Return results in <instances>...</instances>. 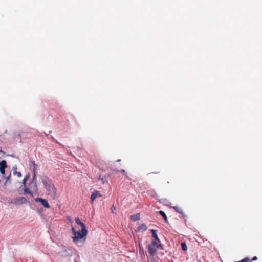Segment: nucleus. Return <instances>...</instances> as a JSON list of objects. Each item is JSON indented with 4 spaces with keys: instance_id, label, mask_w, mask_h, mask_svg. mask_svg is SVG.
Listing matches in <instances>:
<instances>
[{
    "instance_id": "obj_18",
    "label": "nucleus",
    "mask_w": 262,
    "mask_h": 262,
    "mask_svg": "<svg viewBox=\"0 0 262 262\" xmlns=\"http://www.w3.org/2000/svg\"><path fill=\"white\" fill-rule=\"evenodd\" d=\"M75 222L78 225V224H80L81 223V221L79 219V218H76L75 219Z\"/></svg>"
},
{
    "instance_id": "obj_15",
    "label": "nucleus",
    "mask_w": 262,
    "mask_h": 262,
    "mask_svg": "<svg viewBox=\"0 0 262 262\" xmlns=\"http://www.w3.org/2000/svg\"><path fill=\"white\" fill-rule=\"evenodd\" d=\"M24 192L26 194H30L31 196H33V194H32V193L31 192V191L29 190V189H28V188H24Z\"/></svg>"
},
{
    "instance_id": "obj_16",
    "label": "nucleus",
    "mask_w": 262,
    "mask_h": 262,
    "mask_svg": "<svg viewBox=\"0 0 262 262\" xmlns=\"http://www.w3.org/2000/svg\"><path fill=\"white\" fill-rule=\"evenodd\" d=\"M181 247L183 251H186L187 249V245L185 243H182Z\"/></svg>"
},
{
    "instance_id": "obj_7",
    "label": "nucleus",
    "mask_w": 262,
    "mask_h": 262,
    "mask_svg": "<svg viewBox=\"0 0 262 262\" xmlns=\"http://www.w3.org/2000/svg\"><path fill=\"white\" fill-rule=\"evenodd\" d=\"M7 167V162L5 160L0 162V172L2 174H5V169Z\"/></svg>"
},
{
    "instance_id": "obj_5",
    "label": "nucleus",
    "mask_w": 262,
    "mask_h": 262,
    "mask_svg": "<svg viewBox=\"0 0 262 262\" xmlns=\"http://www.w3.org/2000/svg\"><path fill=\"white\" fill-rule=\"evenodd\" d=\"M26 202L27 199L24 196H21L17 198L14 201L12 202V203L15 205H21Z\"/></svg>"
},
{
    "instance_id": "obj_13",
    "label": "nucleus",
    "mask_w": 262,
    "mask_h": 262,
    "mask_svg": "<svg viewBox=\"0 0 262 262\" xmlns=\"http://www.w3.org/2000/svg\"><path fill=\"white\" fill-rule=\"evenodd\" d=\"M140 218V215L139 214H136V215H132L131 216V219L133 220H134V221H137V220H138Z\"/></svg>"
},
{
    "instance_id": "obj_4",
    "label": "nucleus",
    "mask_w": 262,
    "mask_h": 262,
    "mask_svg": "<svg viewBox=\"0 0 262 262\" xmlns=\"http://www.w3.org/2000/svg\"><path fill=\"white\" fill-rule=\"evenodd\" d=\"M29 166L30 170L33 172L34 176L35 177L37 172L38 165L35 164V161L30 160L29 161Z\"/></svg>"
},
{
    "instance_id": "obj_20",
    "label": "nucleus",
    "mask_w": 262,
    "mask_h": 262,
    "mask_svg": "<svg viewBox=\"0 0 262 262\" xmlns=\"http://www.w3.org/2000/svg\"><path fill=\"white\" fill-rule=\"evenodd\" d=\"M26 178H25L24 179H23V184L25 186V184H26Z\"/></svg>"
},
{
    "instance_id": "obj_22",
    "label": "nucleus",
    "mask_w": 262,
    "mask_h": 262,
    "mask_svg": "<svg viewBox=\"0 0 262 262\" xmlns=\"http://www.w3.org/2000/svg\"><path fill=\"white\" fill-rule=\"evenodd\" d=\"M139 251H142V249H141V247H139Z\"/></svg>"
},
{
    "instance_id": "obj_2",
    "label": "nucleus",
    "mask_w": 262,
    "mask_h": 262,
    "mask_svg": "<svg viewBox=\"0 0 262 262\" xmlns=\"http://www.w3.org/2000/svg\"><path fill=\"white\" fill-rule=\"evenodd\" d=\"M42 182L50 194L55 197L56 195V188L54 184L48 178L43 179Z\"/></svg>"
},
{
    "instance_id": "obj_3",
    "label": "nucleus",
    "mask_w": 262,
    "mask_h": 262,
    "mask_svg": "<svg viewBox=\"0 0 262 262\" xmlns=\"http://www.w3.org/2000/svg\"><path fill=\"white\" fill-rule=\"evenodd\" d=\"M156 240L151 241V243L148 246V253L150 257H153L156 253L158 249L160 246Z\"/></svg>"
},
{
    "instance_id": "obj_11",
    "label": "nucleus",
    "mask_w": 262,
    "mask_h": 262,
    "mask_svg": "<svg viewBox=\"0 0 262 262\" xmlns=\"http://www.w3.org/2000/svg\"><path fill=\"white\" fill-rule=\"evenodd\" d=\"M173 208L178 213L182 214H184V212L183 209L181 207L179 206H174Z\"/></svg>"
},
{
    "instance_id": "obj_19",
    "label": "nucleus",
    "mask_w": 262,
    "mask_h": 262,
    "mask_svg": "<svg viewBox=\"0 0 262 262\" xmlns=\"http://www.w3.org/2000/svg\"><path fill=\"white\" fill-rule=\"evenodd\" d=\"M257 259V257L256 256H254L251 259H250V260H252V261L253 260H256Z\"/></svg>"
},
{
    "instance_id": "obj_9",
    "label": "nucleus",
    "mask_w": 262,
    "mask_h": 262,
    "mask_svg": "<svg viewBox=\"0 0 262 262\" xmlns=\"http://www.w3.org/2000/svg\"><path fill=\"white\" fill-rule=\"evenodd\" d=\"M147 229V227L145 224H142L138 227V231H145Z\"/></svg>"
},
{
    "instance_id": "obj_23",
    "label": "nucleus",
    "mask_w": 262,
    "mask_h": 262,
    "mask_svg": "<svg viewBox=\"0 0 262 262\" xmlns=\"http://www.w3.org/2000/svg\"><path fill=\"white\" fill-rule=\"evenodd\" d=\"M115 210V208H114V209H112V212H113V210Z\"/></svg>"
},
{
    "instance_id": "obj_1",
    "label": "nucleus",
    "mask_w": 262,
    "mask_h": 262,
    "mask_svg": "<svg viewBox=\"0 0 262 262\" xmlns=\"http://www.w3.org/2000/svg\"><path fill=\"white\" fill-rule=\"evenodd\" d=\"M81 227V232L76 230L74 227H72L71 230L73 233V236L72 239L74 242L77 243L80 239L85 238L88 234V231L84 224L81 222L80 224H78Z\"/></svg>"
},
{
    "instance_id": "obj_21",
    "label": "nucleus",
    "mask_w": 262,
    "mask_h": 262,
    "mask_svg": "<svg viewBox=\"0 0 262 262\" xmlns=\"http://www.w3.org/2000/svg\"><path fill=\"white\" fill-rule=\"evenodd\" d=\"M125 170H124V169H122L121 170V172H122V173H125Z\"/></svg>"
},
{
    "instance_id": "obj_25",
    "label": "nucleus",
    "mask_w": 262,
    "mask_h": 262,
    "mask_svg": "<svg viewBox=\"0 0 262 262\" xmlns=\"http://www.w3.org/2000/svg\"><path fill=\"white\" fill-rule=\"evenodd\" d=\"M115 210V208H114V209H112V212H113V210Z\"/></svg>"
},
{
    "instance_id": "obj_24",
    "label": "nucleus",
    "mask_w": 262,
    "mask_h": 262,
    "mask_svg": "<svg viewBox=\"0 0 262 262\" xmlns=\"http://www.w3.org/2000/svg\"><path fill=\"white\" fill-rule=\"evenodd\" d=\"M115 210V208H114V209H112V212H113V210Z\"/></svg>"
},
{
    "instance_id": "obj_6",
    "label": "nucleus",
    "mask_w": 262,
    "mask_h": 262,
    "mask_svg": "<svg viewBox=\"0 0 262 262\" xmlns=\"http://www.w3.org/2000/svg\"><path fill=\"white\" fill-rule=\"evenodd\" d=\"M35 200L37 202H40L41 203V204L43 206V207L46 208H49L50 207L48 201L46 199L38 198H36L35 199Z\"/></svg>"
},
{
    "instance_id": "obj_14",
    "label": "nucleus",
    "mask_w": 262,
    "mask_h": 262,
    "mask_svg": "<svg viewBox=\"0 0 262 262\" xmlns=\"http://www.w3.org/2000/svg\"><path fill=\"white\" fill-rule=\"evenodd\" d=\"M98 180H100L103 184H104L106 181V178L105 177H101V176L98 178Z\"/></svg>"
},
{
    "instance_id": "obj_12",
    "label": "nucleus",
    "mask_w": 262,
    "mask_h": 262,
    "mask_svg": "<svg viewBox=\"0 0 262 262\" xmlns=\"http://www.w3.org/2000/svg\"><path fill=\"white\" fill-rule=\"evenodd\" d=\"M159 213L163 217L165 222H167V217L165 212L162 210L159 211Z\"/></svg>"
},
{
    "instance_id": "obj_17",
    "label": "nucleus",
    "mask_w": 262,
    "mask_h": 262,
    "mask_svg": "<svg viewBox=\"0 0 262 262\" xmlns=\"http://www.w3.org/2000/svg\"><path fill=\"white\" fill-rule=\"evenodd\" d=\"M16 169H17V168H15L14 170V172H13L14 174H16L17 176V177H19V178L21 177V176H22L21 172H17L16 171Z\"/></svg>"
},
{
    "instance_id": "obj_10",
    "label": "nucleus",
    "mask_w": 262,
    "mask_h": 262,
    "mask_svg": "<svg viewBox=\"0 0 262 262\" xmlns=\"http://www.w3.org/2000/svg\"><path fill=\"white\" fill-rule=\"evenodd\" d=\"M151 232L152 233V236L153 237L155 238V240H156V241H157V242H159L160 243V241L158 237V235L156 233V230H154V229H151Z\"/></svg>"
},
{
    "instance_id": "obj_8",
    "label": "nucleus",
    "mask_w": 262,
    "mask_h": 262,
    "mask_svg": "<svg viewBox=\"0 0 262 262\" xmlns=\"http://www.w3.org/2000/svg\"><path fill=\"white\" fill-rule=\"evenodd\" d=\"M102 196V195L99 193L98 191L95 190L92 194L91 199L92 202H93L97 197Z\"/></svg>"
}]
</instances>
